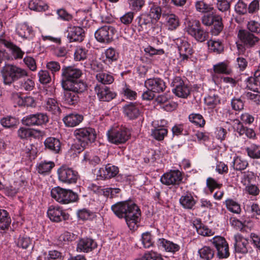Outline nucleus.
Returning <instances> with one entry per match:
<instances>
[{"label": "nucleus", "mask_w": 260, "mask_h": 260, "mask_svg": "<svg viewBox=\"0 0 260 260\" xmlns=\"http://www.w3.org/2000/svg\"><path fill=\"white\" fill-rule=\"evenodd\" d=\"M111 210L119 218H124L131 230L138 227L141 212L139 207L132 201L117 202L111 206Z\"/></svg>", "instance_id": "f257e3e1"}, {"label": "nucleus", "mask_w": 260, "mask_h": 260, "mask_svg": "<svg viewBox=\"0 0 260 260\" xmlns=\"http://www.w3.org/2000/svg\"><path fill=\"white\" fill-rule=\"evenodd\" d=\"M1 75L5 85L12 83L25 77H28L27 71L16 65L6 64L1 70Z\"/></svg>", "instance_id": "f03ea898"}, {"label": "nucleus", "mask_w": 260, "mask_h": 260, "mask_svg": "<svg viewBox=\"0 0 260 260\" xmlns=\"http://www.w3.org/2000/svg\"><path fill=\"white\" fill-rule=\"evenodd\" d=\"M74 135L83 149L94 142L96 138L95 129L90 127L77 128L74 131Z\"/></svg>", "instance_id": "7ed1b4c3"}, {"label": "nucleus", "mask_w": 260, "mask_h": 260, "mask_svg": "<svg viewBox=\"0 0 260 260\" xmlns=\"http://www.w3.org/2000/svg\"><path fill=\"white\" fill-rule=\"evenodd\" d=\"M51 196L57 202L62 204H68L76 202L78 195L70 189H64L57 186L51 190Z\"/></svg>", "instance_id": "20e7f679"}, {"label": "nucleus", "mask_w": 260, "mask_h": 260, "mask_svg": "<svg viewBox=\"0 0 260 260\" xmlns=\"http://www.w3.org/2000/svg\"><path fill=\"white\" fill-rule=\"evenodd\" d=\"M185 30L189 35L193 37L198 42H203L209 37L208 32L201 27L199 20L189 21L185 27Z\"/></svg>", "instance_id": "39448f33"}, {"label": "nucleus", "mask_w": 260, "mask_h": 260, "mask_svg": "<svg viewBox=\"0 0 260 260\" xmlns=\"http://www.w3.org/2000/svg\"><path fill=\"white\" fill-rule=\"evenodd\" d=\"M108 139L110 142L116 145L125 143L129 138L131 132L126 127L111 129L107 132Z\"/></svg>", "instance_id": "423d86ee"}, {"label": "nucleus", "mask_w": 260, "mask_h": 260, "mask_svg": "<svg viewBox=\"0 0 260 260\" xmlns=\"http://www.w3.org/2000/svg\"><path fill=\"white\" fill-rule=\"evenodd\" d=\"M183 174L178 170H171L163 174L160 178V182L166 186H179L183 181Z\"/></svg>", "instance_id": "0eeeda50"}, {"label": "nucleus", "mask_w": 260, "mask_h": 260, "mask_svg": "<svg viewBox=\"0 0 260 260\" xmlns=\"http://www.w3.org/2000/svg\"><path fill=\"white\" fill-rule=\"evenodd\" d=\"M173 92L177 96L186 98L190 94V88L181 77H175L171 83Z\"/></svg>", "instance_id": "6e6552de"}, {"label": "nucleus", "mask_w": 260, "mask_h": 260, "mask_svg": "<svg viewBox=\"0 0 260 260\" xmlns=\"http://www.w3.org/2000/svg\"><path fill=\"white\" fill-rule=\"evenodd\" d=\"M210 241L216 249L218 257L226 258L229 256V244L224 237L216 236Z\"/></svg>", "instance_id": "1a4fd4ad"}, {"label": "nucleus", "mask_w": 260, "mask_h": 260, "mask_svg": "<svg viewBox=\"0 0 260 260\" xmlns=\"http://www.w3.org/2000/svg\"><path fill=\"white\" fill-rule=\"evenodd\" d=\"M59 180L67 184H72L77 182L79 178L78 172L71 168L66 166H62L57 170Z\"/></svg>", "instance_id": "9d476101"}, {"label": "nucleus", "mask_w": 260, "mask_h": 260, "mask_svg": "<svg viewBox=\"0 0 260 260\" xmlns=\"http://www.w3.org/2000/svg\"><path fill=\"white\" fill-rule=\"evenodd\" d=\"M116 32L115 29L109 25H105L100 27L94 33L96 40L102 43H109L113 40Z\"/></svg>", "instance_id": "9b49d317"}, {"label": "nucleus", "mask_w": 260, "mask_h": 260, "mask_svg": "<svg viewBox=\"0 0 260 260\" xmlns=\"http://www.w3.org/2000/svg\"><path fill=\"white\" fill-rule=\"evenodd\" d=\"M49 121V118L46 113L38 112L28 115L22 119L24 124L27 126H40L45 124Z\"/></svg>", "instance_id": "f8f14e48"}, {"label": "nucleus", "mask_w": 260, "mask_h": 260, "mask_svg": "<svg viewBox=\"0 0 260 260\" xmlns=\"http://www.w3.org/2000/svg\"><path fill=\"white\" fill-rule=\"evenodd\" d=\"M98 99L101 102H109L117 95L116 93L110 87L102 84H96L94 87Z\"/></svg>", "instance_id": "ddd939ff"}, {"label": "nucleus", "mask_w": 260, "mask_h": 260, "mask_svg": "<svg viewBox=\"0 0 260 260\" xmlns=\"http://www.w3.org/2000/svg\"><path fill=\"white\" fill-rule=\"evenodd\" d=\"M82 72L81 70L73 67H63L61 69V85L66 82H71L79 79L82 76Z\"/></svg>", "instance_id": "4468645a"}, {"label": "nucleus", "mask_w": 260, "mask_h": 260, "mask_svg": "<svg viewBox=\"0 0 260 260\" xmlns=\"http://www.w3.org/2000/svg\"><path fill=\"white\" fill-rule=\"evenodd\" d=\"M47 215L50 219L54 222H60L69 219L70 215L62 208L58 206H50L47 211Z\"/></svg>", "instance_id": "2eb2a0df"}, {"label": "nucleus", "mask_w": 260, "mask_h": 260, "mask_svg": "<svg viewBox=\"0 0 260 260\" xmlns=\"http://www.w3.org/2000/svg\"><path fill=\"white\" fill-rule=\"evenodd\" d=\"M4 46L9 49L12 56L15 59H21L23 58L24 52L18 46L11 42L6 40L4 32L0 35V46Z\"/></svg>", "instance_id": "dca6fc26"}, {"label": "nucleus", "mask_w": 260, "mask_h": 260, "mask_svg": "<svg viewBox=\"0 0 260 260\" xmlns=\"http://www.w3.org/2000/svg\"><path fill=\"white\" fill-rule=\"evenodd\" d=\"M67 38L70 42H81L84 37V30L83 28L70 24L67 29Z\"/></svg>", "instance_id": "f3484780"}, {"label": "nucleus", "mask_w": 260, "mask_h": 260, "mask_svg": "<svg viewBox=\"0 0 260 260\" xmlns=\"http://www.w3.org/2000/svg\"><path fill=\"white\" fill-rule=\"evenodd\" d=\"M238 37L240 42L246 48H251L254 46L259 41V39L257 37L246 30H240L238 34Z\"/></svg>", "instance_id": "a211bd4d"}, {"label": "nucleus", "mask_w": 260, "mask_h": 260, "mask_svg": "<svg viewBox=\"0 0 260 260\" xmlns=\"http://www.w3.org/2000/svg\"><path fill=\"white\" fill-rule=\"evenodd\" d=\"M144 85L147 89H150L155 93L164 91L167 87L164 81L157 77L147 79L145 81Z\"/></svg>", "instance_id": "6ab92c4d"}, {"label": "nucleus", "mask_w": 260, "mask_h": 260, "mask_svg": "<svg viewBox=\"0 0 260 260\" xmlns=\"http://www.w3.org/2000/svg\"><path fill=\"white\" fill-rule=\"evenodd\" d=\"M176 43L178 47L181 61L187 60L193 53L190 44L185 40L182 39H178Z\"/></svg>", "instance_id": "aec40b11"}, {"label": "nucleus", "mask_w": 260, "mask_h": 260, "mask_svg": "<svg viewBox=\"0 0 260 260\" xmlns=\"http://www.w3.org/2000/svg\"><path fill=\"white\" fill-rule=\"evenodd\" d=\"M123 113L129 120H135L141 115L139 105L137 103L131 102L123 107Z\"/></svg>", "instance_id": "412c9836"}, {"label": "nucleus", "mask_w": 260, "mask_h": 260, "mask_svg": "<svg viewBox=\"0 0 260 260\" xmlns=\"http://www.w3.org/2000/svg\"><path fill=\"white\" fill-rule=\"evenodd\" d=\"M17 35L23 40H31L35 36V33L31 26L26 23L18 24L16 27Z\"/></svg>", "instance_id": "4be33fe9"}, {"label": "nucleus", "mask_w": 260, "mask_h": 260, "mask_svg": "<svg viewBox=\"0 0 260 260\" xmlns=\"http://www.w3.org/2000/svg\"><path fill=\"white\" fill-rule=\"evenodd\" d=\"M234 248L236 252L242 254L247 253L251 247L248 240L240 235H236L234 236Z\"/></svg>", "instance_id": "5701e85b"}, {"label": "nucleus", "mask_w": 260, "mask_h": 260, "mask_svg": "<svg viewBox=\"0 0 260 260\" xmlns=\"http://www.w3.org/2000/svg\"><path fill=\"white\" fill-rule=\"evenodd\" d=\"M62 87L63 89H68L79 94L87 89V85L86 82L78 79L71 82H65Z\"/></svg>", "instance_id": "b1692460"}, {"label": "nucleus", "mask_w": 260, "mask_h": 260, "mask_svg": "<svg viewBox=\"0 0 260 260\" xmlns=\"http://www.w3.org/2000/svg\"><path fill=\"white\" fill-rule=\"evenodd\" d=\"M97 247L96 242L92 239L84 238L81 239L77 246V250L78 252H89Z\"/></svg>", "instance_id": "393cba45"}, {"label": "nucleus", "mask_w": 260, "mask_h": 260, "mask_svg": "<svg viewBox=\"0 0 260 260\" xmlns=\"http://www.w3.org/2000/svg\"><path fill=\"white\" fill-rule=\"evenodd\" d=\"M43 108L53 114H58L61 110L59 106V103L55 98H47L44 101Z\"/></svg>", "instance_id": "a878e982"}, {"label": "nucleus", "mask_w": 260, "mask_h": 260, "mask_svg": "<svg viewBox=\"0 0 260 260\" xmlns=\"http://www.w3.org/2000/svg\"><path fill=\"white\" fill-rule=\"evenodd\" d=\"M83 120V116L76 112L67 115L63 118L64 124L68 127H74L79 125Z\"/></svg>", "instance_id": "bb28decb"}, {"label": "nucleus", "mask_w": 260, "mask_h": 260, "mask_svg": "<svg viewBox=\"0 0 260 260\" xmlns=\"http://www.w3.org/2000/svg\"><path fill=\"white\" fill-rule=\"evenodd\" d=\"M181 206L185 209H192L195 206L197 200L194 199L193 194L187 192L181 196L179 199Z\"/></svg>", "instance_id": "cd10ccee"}, {"label": "nucleus", "mask_w": 260, "mask_h": 260, "mask_svg": "<svg viewBox=\"0 0 260 260\" xmlns=\"http://www.w3.org/2000/svg\"><path fill=\"white\" fill-rule=\"evenodd\" d=\"M157 245L159 248H162L168 252L174 253L180 249V246L179 245L164 238L158 239Z\"/></svg>", "instance_id": "c85d7f7f"}, {"label": "nucleus", "mask_w": 260, "mask_h": 260, "mask_svg": "<svg viewBox=\"0 0 260 260\" xmlns=\"http://www.w3.org/2000/svg\"><path fill=\"white\" fill-rule=\"evenodd\" d=\"M118 167L107 164L104 168H101L99 171V175L104 179H109L115 177L118 173Z\"/></svg>", "instance_id": "c756f323"}, {"label": "nucleus", "mask_w": 260, "mask_h": 260, "mask_svg": "<svg viewBox=\"0 0 260 260\" xmlns=\"http://www.w3.org/2000/svg\"><path fill=\"white\" fill-rule=\"evenodd\" d=\"M139 31H147L152 25V20L148 15H141L136 18Z\"/></svg>", "instance_id": "7c9ffc66"}, {"label": "nucleus", "mask_w": 260, "mask_h": 260, "mask_svg": "<svg viewBox=\"0 0 260 260\" xmlns=\"http://www.w3.org/2000/svg\"><path fill=\"white\" fill-rule=\"evenodd\" d=\"M45 148L54 153L59 152L61 148V143L59 139L53 137L47 138L44 141Z\"/></svg>", "instance_id": "2f4dec72"}, {"label": "nucleus", "mask_w": 260, "mask_h": 260, "mask_svg": "<svg viewBox=\"0 0 260 260\" xmlns=\"http://www.w3.org/2000/svg\"><path fill=\"white\" fill-rule=\"evenodd\" d=\"M63 101L65 104L75 106L79 101V96L76 92L64 89Z\"/></svg>", "instance_id": "473e14b6"}, {"label": "nucleus", "mask_w": 260, "mask_h": 260, "mask_svg": "<svg viewBox=\"0 0 260 260\" xmlns=\"http://www.w3.org/2000/svg\"><path fill=\"white\" fill-rule=\"evenodd\" d=\"M193 226L196 228L198 234L203 236H211L214 232L203 224L200 219H196L193 222Z\"/></svg>", "instance_id": "72a5a7b5"}, {"label": "nucleus", "mask_w": 260, "mask_h": 260, "mask_svg": "<svg viewBox=\"0 0 260 260\" xmlns=\"http://www.w3.org/2000/svg\"><path fill=\"white\" fill-rule=\"evenodd\" d=\"M36 167L38 173L46 175L49 174L51 170L55 167V164L52 161L44 160L37 164Z\"/></svg>", "instance_id": "f704fd0d"}, {"label": "nucleus", "mask_w": 260, "mask_h": 260, "mask_svg": "<svg viewBox=\"0 0 260 260\" xmlns=\"http://www.w3.org/2000/svg\"><path fill=\"white\" fill-rule=\"evenodd\" d=\"M95 78L103 85L111 84L114 81V78L111 73L103 71L98 72L95 75Z\"/></svg>", "instance_id": "c9c22d12"}, {"label": "nucleus", "mask_w": 260, "mask_h": 260, "mask_svg": "<svg viewBox=\"0 0 260 260\" xmlns=\"http://www.w3.org/2000/svg\"><path fill=\"white\" fill-rule=\"evenodd\" d=\"M40 131L30 129L25 127H21L17 131L18 137L22 140H27L40 133Z\"/></svg>", "instance_id": "e433bc0d"}, {"label": "nucleus", "mask_w": 260, "mask_h": 260, "mask_svg": "<svg viewBox=\"0 0 260 260\" xmlns=\"http://www.w3.org/2000/svg\"><path fill=\"white\" fill-rule=\"evenodd\" d=\"M223 203L229 211L237 214L241 213V205L236 200L228 198Z\"/></svg>", "instance_id": "4c0bfd02"}, {"label": "nucleus", "mask_w": 260, "mask_h": 260, "mask_svg": "<svg viewBox=\"0 0 260 260\" xmlns=\"http://www.w3.org/2000/svg\"><path fill=\"white\" fill-rule=\"evenodd\" d=\"M166 25L169 30L176 29L179 25V20L178 16L174 14H168L165 16Z\"/></svg>", "instance_id": "58836bf2"}, {"label": "nucleus", "mask_w": 260, "mask_h": 260, "mask_svg": "<svg viewBox=\"0 0 260 260\" xmlns=\"http://www.w3.org/2000/svg\"><path fill=\"white\" fill-rule=\"evenodd\" d=\"M246 159L240 156H235L232 161V167L236 171H242L248 166Z\"/></svg>", "instance_id": "ea45409f"}, {"label": "nucleus", "mask_w": 260, "mask_h": 260, "mask_svg": "<svg viewBox=\"0 0 260 260\" xmlns=\"http://www.w3.org/2000/svg\"><path fill=\"white\" fill-rule=\"evenodd\" d=\"M76 236L72 233L66 231L60 234L57 238V245L63 246L74 241Z\"/></svg>", "instance_id": "a19ab883"}, {"label": "nucleus", "mask_w": 260, "mask_h": 260, "mask_svg": "<svg viewBox=\"0 0 260 260\" xmlns=\"http://www.w3.org/2000/svg\"><path fill=\"white\" fill-rule=\"evenodd\" d=\"M213 70L215 74L230 75L232 70L227 62H219L213 66Z\"/></svg>", "instance_id": "79ce46f5"}, {"label": "nucleus", "mask_w": 260, "mask_h": 260, "mask_svg": "<svg viewBox=\"0 0 260 260\" xmlns=\"http://www.w3.org/2000/svg\"><path fill=\"white\" fill-rule=\"evenodd\" d=\"M198 252L201 260H211L214 255V249L207 246L199 249Z\"/></svg>", "instance_id": "37998d69"}, {"label": "nucleus", "mask_w": 260, "mask_h": 260, "mask_svg": "<svg viewBox=\"0 0 260 260\" xmlns=\"http://www.w3.org/2000/svg\"><path fill=\"white\" fill-rule=\"evenodd\" d=\"M246 87L257 93H260V80L253 77L247 78L245 81Z\"/></svg>", "instance_id": "c03bdc74"}, {"label": "nucleus", "mask_w": 260, "mask_h": 260, "mask_svg": "<svg viewBox=\"0 0 260 260\" xmlns=\"http://www.w3.org/2000/svg\"><path fill=\"white\" fill-rule=\"evenodd\" d=\"M247 155L252 159H260V144H251L245 149Z\"/></svg>", "instance_id": "a18cd8bd"}, {"label": "nucleus", "mask_w": 260, "mask_h": 260, "mask_svg": "<svg viewBox=\"0 0 260 260\" xmlns=\"http://www.w3.org/2000/svg\"><path fill=\"white\" fill-rule=\"evenodd\" d=\"M168 130L163 126H158L151 129V136L157 141H162L167 135Z\"/></svg>", "instance_id": "49530a36"}, {"label": "nucleus", "mask_w": 260, "mask_h": 260, "mask_svg": "<svg viewBox=\"0 0 260 260\" xmlns=\"http://www.w3.org/2000/svg\"><path fill=\"white\" fill-rule=\"evenodd\" d=\"M120 94L126 99L135 100L137 99V92L132 90L129 85L125 83L120 90Z\"/></svg>", "instance_id": "de8ad7c7"}, {"label": "nucleus", "mask_w": 260, "mask_h": 260, "mask_svg": "<svg viewBox=\"0 0 260 260\" xmlns=\"http://www.w3.org/2000/svg\"><path fill=\"white\" fill-rule=\"evenodd\" d=\"M11 222V218L8 212L5 210L0 209V229H8Z\"/></svg>", "instance_id": "09e8293b"}, {"label": "nucleus", "mask_w": 260, "mask_h": 260, "mask_svg": "<svg viewBox=\"0 0 260 260\" xmlns=\"http://www.w3.org/2000/svg\"><path fill=\"white\" fill-rule=\"evenodd\" d=\"M28 7L30 10L39 12L45 11L48 9V6L46 4L41 0L30 1Z\"/></svg>", "instance_id": "8fccbe9b"}, {"label": "nucleus", "mask_w": 260, "mask_h": 260, "mask_svg": "<svg viewBox=\"0 0 260 260\" xmlns=\"http://www.w3.org/2000/svg\"><path fill=\"white\" fill-rule=\"evenodd\" d=\"M189 121L197 127H203L205 125V120L203 116L198 113H191L188 116Z\"/></svg>", "instance_id": "3c124183"}, {"label": "nucleus", "mask_w": 260, "mask_h": 260, "mask_svg": "<svg viewBox=\"0 0 260 260\" xmlns=\"http://www.w3.org/2000/svg\"><path fill=\"white\" fill-rule=\"evenodd\" d=\"M209 49L216 53H220L223 51V45L219 40H210L208 42Z\"/></svg>", "instance_id": "603ef678"}, {"label": "nucleus", "mask_w": 260, "mask_h": 260, "mask_svg": "<svg viewBox=\"0 0 260 260\" xmlns=\"http://www.w3.org/2000/svg\"><path fill=\"white\" fill-rule=\"evenodd\" d=\"M1 124L6 128H13L18 123V120L14 117L7 116L1 119Z\"/></svg>", "instance_id": "864d4df0"}, {"label": "nucleus", "mask_w": 260, "mask_h": 260, "mask_svg": "<svg viewBox=\"0 0 260 260\" xmlns=\"http://www.w3.org/2000/svg\"><path fill=\"white\" fill-rule=\"evenodd\" d=\"M195 7L196 10L202 13H207L210 12L213 9L212 6L207 4L203 1H199L196 2Z\"/></svg>", "instance_id": "5fc2aeb1"}, {"label": "nucleus", "mask_w": 260, "mask_h": 260, "mask_svg": "<svg viewBox=\"0 0 260 260\" xmlns=\"http://www.w3.org/2000/svg\"><path fill=\"white\" fill-rule=\"evenodd\" d=\"M212 25H213V26L210 30L211 33L213 36H218L221 32L223 28L221 17L220 16L217 17Z\"/></svg>", "instance_id": "6e6d98bb"}, {"label": "nucleus", "mask_w": 260, "mask_h": 260, "mask_svg": "<svg viewBox=\"0 0 260 260\" xmlns=\"http://www.w3.org/2000/svg\"><path fill=\"white\" fill-rule=\"evenodd\" d=\"M88 50L84 47L78 46L74 52V59L76 61H81L86 59Z\"/></svg>", "instance_id": "4d7b16f0"}, {"label": "nucleus", "mask_w": 260, "mask_h": 260, "mask_svg": "<svg viewBox=\"0 0 260 260\" xmlns=\"http://www.w3.org/2000/svg\"><path fill=\"white\" fill-rule=\"evenodd\" d=\"M20 88L23 90L29 91L35 87V82L30 78H24L19 82Z\"/></svg>", "instance_id": "13d9d810"}, {"label": "nucleus", "mask_w": 260, "mask_h": 260, "mask_svg": "<svg viewBox=\"0 0 260 260\" xmlns=\"http://www.w3.org/2000/svg\"><path fill=\"white\" fill-rule=\"evenodd\" d=\"M127 4L130 10L133 12H139L144 7L145 0H127Z\"/></svg>", "instance_id": "bf43d9fd"}, {"label": "nucleus", "mask_w": 260, "mask_h": 260, "mask_svg": "<svg viewBox=\"0 0 260 260\" xmlns=\"http://www.w3.org/2000/svg\"><path fill=\"white\" fill-rule=\"evenodd\" d=\"M161 15V8L154 4H152V6L150 8L149 16L150 19H152L155 20L159 19Z\"/></svg>", "instance_id": "052dcab7"}, {"label": "nucleus", "mask_w": 260, "mask_h": 260, "mask_svg": "<svg viewBox=\"0 0 260 260\" xmlns=\"http://www.w3.org/2000/svg\"><path fill=\"white\" fill-rule=\"evenodd\" d=\"M205 103L210 108H214L220 103V100L217 95H209L204 98Z\"/></svg>", "instance_id": "680f3d73"}, {"label": "nucleus", "mask_w": 260, "mask_h": 260, "mask_svg": "<svg viewBox=\"0 0 260 260\" xmlns=\"http://www.w3.org/2000/svg\"><path fill=\"white\" fill-rule=\"evenodd\" d=\"M219 15L213 14L204 15L201 18V21L203 25L206 26H211Z\"/></svg>", "instance_id": "e2e57ef3"}, {"label": "nucleus", "mask_w": 260, "mask_h": 260, "mask_svg": "<svg viewBox=\"0 0 260 260\" xmlns=\"http://www.w3.org/2000/svg\"><path fill=\"white\" fill-rule=\"evenodd\" d=\"M84 160L93 166L99 164L101 161L100 158L98 156L89 152H86L84 154Z\"/></svg>", "instance_id": "0e129e2a"}, {"label": "nucleus", "mask_w": 260, "mask_h": 260, "mask_svg": "<svg viewBox=\"0 0 260 260\" xmlns=\"http://www.w3.org/2000/svg\"><path fill=\"white\" fill-rule=\"evenodd\" d=\"M235 10L238 14L244 15L248 11L247 5L243 0H239L235 6Z\"/></svg>", "instance_id": "69168bd1"}, {"label": "nucleus", "mask_w": 260, "mask_h": 260, "mask_svg": "<svg viewBox=\"0 0 260 260\" xmlns=\"http://www.w3.org/2000/svg\"><path fill=\"white\" fill-rule=\"evenodd\" d=\"M251 244L257 252H260V235L251 233L249 236Z\"/></svg>", "instance_id": "338daca9"}, {"label": "nucleus", "mask_w": 260, "mask_h": 260, "mask_svg": "<svg viewBox=\"0 0 260 260\" xmlns=\"http://www.w3.org/2000/svg\"><path fill=\"white\" fill-rule=\"evenodd\" d=\"M106 59L109 62L116 61L118 58V53L113 48H109L107 49L105 52Z\"/></svg>", "instance_id": "774afa93"}]
</instances>
